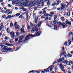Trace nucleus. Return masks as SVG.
<instances>
[{
  "instance_id": "f257e3e1",
  "label": "nucleus",
  "mask_w": 73,
  "mask_h": 73,
  "mask_svg": "<svg viewBox=\"0 0 73 73\" xmlns=\"http://www.w3.org/2000/svg\"><path fill=\"white\" fill-rule=\"evenodd\" d=\"M40 32L38 31H36L35 33V35H33L32 34H29V35H27L25 38V40L24 41V44H25L26 42H27L28 40H29V38L30 37V36H32L33 37H34L35 36H40Z\"/></svg>"
},
{
  "instance_id": "f03ea898",
  "label": "nucleus",
  "mask_w": 73,
  "mask_h": 73,
  "mask_svg": "<svg viewBox=\"0 0 73 73\" xmlns=\"http://www.w3.org/2000/svg\"><path fill=\"white\" fill-rule=\"evenodd\" d=\"M1 47L2 49L1 50V52H6L8 51V50H9L10 51H11V50H13V49L11 48H8L7 46L4 45L1 46Z\"/></svg>"
},
{
  "instance_id": "7ed1b4c3",
  "label": "nucleus",
  "mask_w": 73,
  "mask_h": 73,
  "mask_svg": "<svg viewBox=\"0 0 73 73\" xmlns=\"http://www.w3.org/2000/svg\"><path fill=\"white\" fill-rule=\"evenodd\" d=\"M60 4V6H61V7H60L61 11L64 10L65 9V8H67L68 7V4L66 5L65 4H63L62 3H61Z\"/></svg>"
},
{
  "instance_id": "20e7f679",
  "label": "nucleus",
  "mask_w": 73,
  "mask_h": 73,
  "mask_svg": "<svg viewBox=\"0 0 73 73\" xmlns=\"http://www.w3.org/2000/svg\"><path fill=\"white\" fill-rule=\"evenodd\" d=\"M35 2L33 1H31L30 2H27V3H26V5L28 7H31V6H33L34 5Z\"/></svg>"
},
{
  "instance_id": "39448f33",
  "label": "nucleus",
  "mask_w": 73,
  "mask_h": 73,
  "mask_svg": "<svg viewBox=\"0 0 73 73\" xmlns=\"http://www.w3.org/2000/svg\"><path fill=\"white\" fill-rule=\"evenodd\" d=\"M58 24V25H61L62 26L63 28H64L65 27V25L64 23H62H62L61 22H58L57 23Z\"/></svg>"
},
{
  "instance_id": "423d86ee",
  "label": "nucleus",
  "mask_w": 73,
  "mask_h": 73,
  "mask_svg": "<svg viewBox=\"0 0 73 73\" xmlns=\"http://www.w3.org/2000/svg\"><path fill=\"white\" fill-rule=\"evenodd\" d=\"M35 31H38V27H34L33 29L31 31V33H34Z\"/></svg>"
},
{
  "instance_id": "0eeeda50",
  "label": "nucleus",
  "mask_w": 73,
  "mask_h": 73,
  "mask_svg": "<svg viewBox=\"0 0 73 73\" xmlns=\"http://www.w3.org/2000/svg\"><path fill=\"white\" fill-rule=\"evenodd\" d=\"M15 26V29H20V27L19 25L17 24V22H15L14 25Z\"/></svg>"
},
{
  "instance_id": "6e6552de",
  "label": "nucleus",
  "mask_w": 73,
  "mask_h": 73,
  "mask_svg": "<svg viewBox=\"0 0 73 73\" xmlns=\"http://www.w3.org/2000/svg\"><path fill=\"white\" fill-rule=\"evenodd\" d=\"M25 37V36L24 35H22L19 37V40L18 41V42H20V41L22 40L23 39V38Z\"/></svg>"
},
{
  "instance_id": "1a4fd4ad",
  "label": "nucleus",
  "mask_w": 73,
  "mask_h": 73,
  "mask_svg": "<svg viewBox=\"0 0 73 73\" xmlns=\"http://www.w3.org/2000/svg\"><path fill=\"white\" fill-rule=\"evenodd\" d=\"M59 66H60V68L61 69H62V70L64 72H65V70L64 68V66H63V65H62V64L61 63H60V64Z\"/></svg>"
},
{
  "instance_id": "9d476101",
  "label": "nucleus",
  "mask_w": 73,
  "mask_h": 73,
  "mask_svg": "<svg viewBox=\"0 0 73 73\" xmlns=\"http://www.w3.org/2000/svg\"><path fill=\"white\" fill-rule=\"evenodd\" d=\"M68 24V25H71V24H72V22H68V21L67 20L65 21V24L66 25H67V24Z\"/></svg>"
},
{
  "instance_id": "9b49d317",
  "label": "nucleus",
  "mask_w": 73,
  "mask_h": 73,
  "mask_svg": "<svg viewBox=\"0 0 73 73\" xmlns=\"http://www.w3.org/2000/svg\"><path fill=\"white\" fill-rule=\"evenodd\" d=\"M44 2V0H38L37 1V3L38 4H40V3H43Z\"/></svg>"
},
{
  "instance_id": "f8f14e48",
  "label": "nucleus",
  "mask_w": 73,
  "mask_h": 73,
  "mask_svg": "<svg viewBox=\"0 0 73 73\" xmlns=\"http://www.w3.org/2000/svg\"><path fill=\"white\" fill-rule=\"evenodd\" d=\"M51 67H52V66H49V67L46 70H44V71H45L46 73H47V72H49V69H50V68H51Z\"/></svg>"
},
{
  "instance_id": "ddd939ff",
  "label": "nucleus",
  "mask_w": 73,
  "mask_h": 73,
  "mask_svg": "<svg viewBox=\"0 0 73 73\" xmlns=\"http://www.w3.org/2000/svg\"><path fill=\"white\" fill-rule=\"evenodd\" d=\"M21 30V33H25V31L24 30V29H20Z\"/></svg>"
},
{
  "instance_id": "4468645a",
  "label": "nucleus",
  "mask_w": 73,
  "mask_h": 73,
  "mask_svg": "<svg viewBox=\"0 0 73 73\" xmlns=\"http://www.w3.org/2000/svg\"><path fill=\"white\" fill-rule=\"evenodd\" d=\"M0 25H1L0 27V31H1V30H2V29H3V23H1Z\"/></svg>"
},
{
  "instance_id": "2eb2a0df",
  "label": "nucleus",
  "mask_w": 73,
  "mask_h": 73,
  "mask_svg": "<svg viewBox=\"0 0 73 73\" xmlns=\"http://www.w3.org/2000/svg\"><path fill=\"white\" fill-rule=\"evenodd\" d=\"M42 23V22H40L38 23V24L36 25V28H37V27H40L41 26V25Z\"/></svg>"
},
{
  "instance_id": "dca6fc26",
  "label": "nucleus",
  "mask_w": 73,
  "mask_h": 73,
  "mask_svg": "<svg viewBox=\"0 0 73 73\" xmlns=\"http://www.w3.org/2000/svg\"><path fill=\"white\" fill-rule=\"evenodd\" d=\"M54 14V13L53 12H50V14L49 15V16H50V17H52V16H53Z\"/></svg>"
},
{
  "instance_id": "f3484780",
  "label": "nucleus",
  "mask_w": 73,
  "mask_h": 73,
  "mask_svg": "<svg viewBox=\"0 0 73 73\" xmlns=\"http://www.w3.org/2000/svg\"><path fill=\"white\" fill-rule=\"evenodd\" d=\"M11 15H9L6 18V20H8V19H11Z\"/></svg>"
},
{
  "instance_id": "a211bd4d",
  "label": "nucleus",
  "mask_w": 73,
  "mask_h": 73,
  "mask_svg": "<svg viewBox=\"0 0 73 73\" xmlns=\"http://www.w3.org/2000/svg\"><path fill=\"white\" fill-rule=\"evenodd\" d=\"M37 20H38V17H35L34 23H37Z\"/></svg>"
},
{
  "instance_id": "6ab92c4d",
  "label": "nucleus",
  "mask_w": 73,
  "mask_h": 73,
  "mask_svg": "<svg viewBox=\"0 0 73 73\" xmlns=\"http://www.w3.org/2000/svg\"><path fill=\"white\" fill-rule=\"evenodd\" d=\"M63 55H64V57H66V56H67L66 53V52H65V51H64Z\"/></svg>"
},
{
  "instance_id": "aec40b11",
  "label": "nucleus",
  "mask_w": 73,
  "mask_h": 73,
  "mask_svg": "<svg viewBox=\"0 0 73 73\" xmlns=\"http://www.w3.org/2000/svg\"><path fill=\"white\" fill-rule=\"evenodd\" d=\"M10 35H15V33L13 31H12L10 33Z\"/></svg>"
},
{
  "instance_id": "412c9836",
  "label": "nucleus",
  "mask_w": 73,
  "mask_h": 73,
  "mask_svg": "<svg viewBox=\"0 0 73 73\" xmlns=\"http://www.w3.org/2000/svg\"><path fill=\"white\" fill-rule=\"evenodd\" d=\"M67 15L68 16V17H70V13L69 12H68L67 13Z\"/></svg>"
},
{
  "instance_id": "4be33fe9",
  "label": "nucleus",
  "mask_w": 73,
  "mask_h": 73,
  "mask_svg": "<svg viewBox=\"0 0 73 73\" xmlns=\"http://www.w3.org/2000/svg\"><path fill=\"white\" fill-rule=\"evenodd\" d=\"M61 1H60V0H59V1H57V2L56 3V5H59V3H61Z\"/></svg>"
},
{
  "instance_id": "5701e85b",
  "label": "nucleus",
  "mask_w": 73,
  "mask_h": 73,
  "mask_svg": "<svg viewBox=\"0 0 73 73\" xmlns=\"http://www.w3.org/2000/svg\"><path fill=\"white\" fill-rule=\"evenodd\" d=\"M9 37H8V36H5L4 38V39L6 40H8V39H9Z\"/></svg>"
},
{
  "instance_id": "b1692460",
  "label": "nucleus",
  "mask_w": 73,
  "mask_h": 73,
  "mask_svg": "<svg viewBox=\"0 0 73 73\" xmlns=\"http://www.w3.org/2000/svg\"><path fill=\"white\" fill-rule=\"evenodd\" d=\"M61 20H62L63 21H64V20H65V18H64V17H62L61 18Z\"/></svg>"
},
{
  "instance_id": "393cba45",
  "label": "nucleus",
  "mask_w": 73,
  "mask_h": 73,
  "mask_svg": "<svg viewBox=\"0 0 73 73\" xmlns=\"http://www.w3.org/2000/svg\"><path fill=\"white\" fill-rule=\"evenodd\" d=\"M27 28L29 31H30L31 30V27L30 26L28 25L27 27Z\"/></svg>"
},
{
  "instance_id": "a878e982",
  "label": "nucleus",
  "mask_w": 73,
  "mask_h": 73,
  "mask_svg": "<svg viewBox=\"0 0 73 73\" xmlns=\"http://www.w3.org/2000/svg\"><path fill=\"white\" fill-rule=\"evenodd\" d=\"M9 42L11 44H12V43H13L14 42L13 40H10Z\"/></svg>"
},
{
  "instance_id": "bb28decb",
  "label": "nucleus",
  "mask_w": 73,
  "mask_h": 73,
  "mask_svg": "<svg viewBox=\"0 0 73 73\" xmlns=\"http://www.w3.org/2000/svg\"><path fill=\"white\" fill-rule=\"evenodd\" d=\"M33 16L34 18H35V19L36 18V14L35 13H34L33 14Z\"/></svg>"
},
{
  "instance_id": "cd10ccee",
  "label": "nucleus",
  "mask_w": 73,
  "mask_h": 73,
  "mask_svg": "<svg viewBox=\"0 0 73 73\" xmlns=\"http://www.w3.org/2000/svg\"><path fill=\"white\" fill-rule=\"evenodd\" d=\"M7 31L8 33H9V32H10V30H9V29L7 28Z\"/></svg>"
},
{
  "instance_id": "c85d7f7f",
  "label": "nucleus",
  "mask_w": 73,
  "mask_h": 73,
  "mask_svg": "<svg viewBox=\"0 0 73 73\" xmlns=\"http://www.w3.org/2000/svg\"><path fill=\"white\" fill-rule=\"evenodd\" d=\"M57 16L56 15H55L54 16V20H56V19H57Z\"/></svg>"
},
{
  "instance_id": "c756f323",
  "label": "nucleus",
  "mask_w": 73,
  "mask_h": 73,
  "mask_svg": "<svg viewBox=\"0 0 73 73\" xmlns=\"http://www.w3.org/2000/svg\"><path fill=\"white\" fill-rule=\"evenodd\" d=\"M66 64V65H70V62H69L68 61Z\"/></svg>"
},
{
  "instance_id": "7c9ffc66",
  "label": "nucleus",
  "mask_w": 73,
  "mask_h": 73,
  "mask_svg": "<svg viewBox=\"0 0 73 73\" xmlns=\"http://www.w3.org/2000/svg\"><path fill=\"white\" fill-rule=\"evenodd\" d=\"M67 56L68 57H70L72 56V55L71 54H68Z\"/></svg>"
},
{
  "instance_id": "2f4dec72",
  "label": "nucleus",
  "mask_w": 73,
  "mask_h": 73,
  "mask_svg": "<svg viewBox=\"0 0 73 73\" xmlns=\"http://www.w3.org/2000/svg\"><path fill=\"white\" fill-rule=\"evenodd\" d=\"M16 34L17 36H19L20 35V33H19L17 32L16 33Z\"/></svg>"
},
{
  "instance_id": "473e14b6",
  "label": "nucleus",
  "mask_w": 73,
  "mask_h": 73,
  "mask_svg": "<svg viewBox=\"0 0 73 73\" xmlns=\"http://www.w3.org/2000/svg\"><path fill=\"white\" fill-rule=\"evenodd\" d=\"M9 9H8L7 10H6L5 11V13H9Z\"/></svg>"
},
{
  "instance_id": "72a5a7b5",
  "label": "nucleus",
  "mask_w": 73,
  "mask_h": 73,
  "mask_svg": "<svg viewBox=\"0 0 73 73\" xmlns=\"http://www.w3.org/2000/svg\"><path fill=\"white\" fill-rule=\"evenodd\" d=\"M16 16H20V13H18L17 14H16L15 15Z\"/></svg>"
},
{
  "instance_id": "f704fd0d",
  "label": "nucleus",
  "mask_w": 73,
  "mask_h": 73,
  "mask_svg": "<svg viewBox=\"0 0 73 73\" xmlns=\"http://www.w3.org/2000/svg\"><path fill=\"white\" fill-rule=\"evenodd\" d=\"M30 24L31 27H33V24H32L31 22H30Z\"/></svg>"
},
{
  "instance_id": "c9c22d12",
  "label": "nucleus",
  "mask_w": 73,
  "mask_h": 73,
  "mask_svg": "<svg viewBox=\"0 0 73 73\" xmlns=\"http://www.w3.org/2000/svg\"><path fill=\"white\" fill-rule=\"evenodd\" d=\"M68 42H65L64 43V45L65 46H66L67 45V44Z\"/></svg>"
},
{
  "instance_id": "e433bc0d",
  "label": "nucleus",
  "mask_w": 73,
  "mask_h": 73,
  "mask_svg": "<svg viewBox=\"0 0 73 73\" xmlns=\"http://www.w3.org/2000/svg\"><path fill=\"white\" fill-rule=\"evenodd\" d=\"M56 5V3H54L53 4H52L51 6H52V7H54V6Z\"/></svg>"
},
{
  "instance_id": "4c0bfd02",
  "label": "nucleus",
  "mask_w": 73,
  "mask_h": 73,
  "mask_svg": "<svg viewBox=\"0 0 73 73\" xmlns=\"http://www.w3.org/2000/svg\"><path fill=\"white\" fill-rule=\"evenodd\" d=\"M68 43L69 45H70V44H71V41H70V40H68Z\"/></svg>"
},
{
  "instance_id": "58836bf2",
  "label": "nucleus",
  "mask_w": 73,
  "mask_h": 73,
  "mask_svg": "<svg viewBox=\"0 0 73 73\" xmlns=\"http://www.w3.org/2000/svg\"><path fill=\"white\" fill-rule=\"evenodd\" d=\"M22 1H24L25 2H26L29 1V0H21Z\"/></svg>"
},
{
  "instance_id": "ea45409f",
  "label": "nucleus",
  "mask_w": 73,
  "mask_h": 73,
  "mask_svg": "<svg viewBox=\"0 0 73 73\" xmlns=\"http://www.w3.org/2000/svg\"><path fill=\"white\" fill-rule=\"evenodd\" d=\"M54 29L55 30H57V26H54Z\"/></svg>"
},
{
  "instance_id": "a19ab883",
  "label": "nucleus",
  "mask_w": 73,
  "mask_h": 73,
  "mask_svg": "<svg viewBox=\"0 0 73 73\" xmlns=\"http://www.w3.org/2000/svg\"><path fill=\"white\" fill-rule=\"evenodd\" d=\"M10 26L11 27H13V23H10Z\"/></svg>"
},
{
  "instance_id": "79ce46f5",
  "label": "nucleus",
  "mask_w": 73,
  "mask_h": 73,
  "mask_svg": "<svg viewBox=\"0 0 73 73\" xmlns=\"http://www.w3.org/2000/svg\"><path fill=\"white\" fill-rule=\"evenodd\" d=\"M62 59L61 58H60L58 60V62H61L62 61Z\"/></svg>"
},
{
  "instance_id": "37998d69",
  "label": "nucleus",
  "mask_w": 73,
  "mask_h": 73,
  "mask_svg": "<svg viewBox=\"0 0 73 73\" xmlns=\"http://www.w3.org/2000/svg\"><path fill=\"white\" fill-rule=\"evenodd\" d=\"M47 5H50V2L49 1H48L47 2Z\"/></svg>"
},
{
  "instance_id": "c03bdc74",
  "label": "nucleus",
  "mask_w": 73,
  "mask_h": 73,
  "mask_svg": "<svg viewBox=\"0 0 73 73\" xmlns=\"http://www.w3.org/2000/svg\"><path fill=\"white\" fill-rule=\"evenodd\" d=\"M18 40H19V39L18 38H15V42H17V41H18Z\"/></svg>"
},
{
  "instance_id": "a18cd8bd",
  "label": "nucleus",
  "mask_w": 73,
  "mask_h": 73,
  "mask_svg": "<svg viewBox=\"0 0 73 73\" xmlns=\"http://www.w3.org/2000/svg\"><path fill=\"white\" fill-rule=\"evenodd\" d=\"M20 1H21L20 0H18L17 1V3H20Z\"/></svg>"
},
{
  "instance_id": "49530a36",
  "label": "nucleus",
  "mask_w": 73,
  "mask_h": 73,
  "mask_svg": "<svg viewBox=\"0 0 73 73\" xmlns=\"http://www.w3.org/2000/svg\"><path fill=\"white\" fill-rule=\"evenodd\" d=\"M11 37L12 39H13L14 38V35H11Z\"/></svg>"
},
{
  "instance_id": "de8ad7c7",
  "label": "nucleus",
  "mask_w": 73,
  "mask_h": 73,
  "mask_svg": "<svg viewBox=\"0 0 73 73\" xmlns=\"http://www.w3.org/2000/svg\"><path fill=\"white\" fill-rule=\"evenodd\" d=\"M28 15H27V16L26 18V20L28 21Z\"/></svg>"
},
{
  "instance_id": "09e8293b",
  "label": "nucleus",
  "mask_w": 73,
  "mask_h": 73,
  "mask_svg": "<svg viewBox=\"0 0 73 73\" xmlns=\"http://www.w3.org/2000/svg\"><path fill=\"white\" fill-rule=\"evenodd\" d=\"M6 44L7 46H12V45L8 44Z\"/></svg>"
},
{
  "instance_id": "8fccbe9b",
  "label": "nucleus",
  "mask_w": 73,
  "mask_h": 73,
  "mask_svg": "<svg viewBox=\"0 0 73 73\" xmlns=\"http://www.w3.org/2000/svg\"><path fill=\"white\" fill-rule=\"evenodd\" d=\"M2 17H3V18H4V19H6V18H7V17H6V16L5 15H3L2 16Z\"/></svg>"
},
{
  "instance_id": "3c124183",
  "label": "nucleus",
  "mask_w": 73,
  "mask_h": 73,
  "mask_svg": "<svg viewBox=\"0 0 73 73\" xmlns=\"http://www.w3.org/2000/svg\"><path fill=\"white\" fill-rule=\"evenodd\" d=\"M68 62V60H65L64 61V63L66 64L67 62Z\"/></svg>"
},
{
  "instance_id": "603ef678",
  "label": "nucleus",
  "mask_w": 73,
  "mask_h": 73,
  "mask_svg": "<svg viewBox=\"0 0 73 73\" xmlns=\"http://www.w3.org/2000/svg\"><path fill=\"white\" fill-rule=\"evenodd\" d=\"M19 18L20 19H22V18H23V16L22 15H20L19 16Z\"/></svg>"
},
{
  "instance_id": "864d4df0",
  "label": "nucleus",
  "mask_w": 73,
  "mask_h": 73,
  "mask_svg": "<svg viewBox=\"0 0 73 73\" xmlns=\"http://www.w3.org/2000/svg\"><path fill=\"white\" fill-rule=\"evenodd\" d=\"M12 13V11H11L9 13V14L10 15H11Z\"/></svg>"
},
{
  "instance_id": "5fc2aeb1",
  "label": "nucleus",
  "mask_w": 73,
  "mask_h": 73,
  "mask_svg": "<svg viewBox=\"0 0 73 73\" xmlns=\"http://www.w3.org/2000/svg\"><path fill=\"white\" fill-rule=\"evenodd\" d=\"M8 7H11V5L9 4H8L7 5Z\"/></svg>"
},
{
  "instance_id": "6e6d98bb",
  "label": "nucleus",
  "mask_w": 73,
  "mask_h": 73,
  "mask_svg": "<svg viewBox=\"0 0 73 73\" xmlns=\"http://www.w3.org/2000/svg\"><path fill=\"white\" fill-rule=\"evenodd\" d=\"M47 9V7H45L44 9H42V11H44V10H46Z\"/></svg>"
},
{
  "instance_id": "4d7b16f0",
  "label": "nucleus",
  "mask_w": 73,
  "mask_h": 73,
  "mask_svg": "<svg viewBox=\"0 0 73 73\" xmlns=\"http://www.w3.org/2000/svg\"><path fill=\"white\" fill-rule=\"evenodd\" d=\"M43 13V14H45L46 13V11H43L42 12Z\"/></svg>"
},
{
  "instance_id": "13d9d810",
  "label": "nucleus",
  "mask_w": 73,
  "mask_h": 73,
  "mask_svg": "<svg viewBox=\"0 0 73 73\" xmlns=\"http://www.w3.org/2000/svg\"><path fill=\"white\" fill-rule=\"evenodd\" d=\"M23 11H27V9H26L24 8L23 9Z\"/></svg>"
},
{
  "instance_id": "bf43d9fd",
  "label": "nucleus",
  "mask_w": 73,
  "mask_h": 73,
  "mask_svg": "<svg viewBox=\"0 0 73 73\" xmlns=\"http://www.w3.org/2000/svg\"><path fill=\"white\" fill-rule=\"evenodd\" d=\"M44 15L45 16H48V15L46 13L44 14Z\"/></svg>"
},
{
  "instance_id": "052dcab7",
  "label": "nucleus",
  "mask_w": 73,
  "mask_h": 73,
  "mask_svg": "<svg viewBox=\"0 0 73 73\" xmlns=\"http://www.w3.org/2000/svg\"><path fill=\"white\" fill-rule=\"evenodd\" d=\"M56 21L55 20H54L53 23V24H54L56 23Z\"/></svg>"
},
{
  "instance_id": "680f3d73",
  "label": "nucleus",
  "mask_w": 73,
  "mask_h": 73,
  "mask_svg": "<svg viewBox=\"0 0 73 73\" xmlns=\"http://www.w3.org/2000/svg\"><path fill=\"white\" fill-rule=\"evenodd\" d=\"M1 12H2L3 13H4L5 12V11L4 10H1Z\"/></svg>"
},
{
  "instance_id": "e2e57ef3",
  "label": "nucleus",
  "mask_w": 73,
  "mask_h": 73,
  "mask_svg": "<svg viewBox=\"0 0 73 73\" xmlns=\"http://www.w3.org/2000/svg\"><path fill=\"white\" fill-rule=\"evenodd\" d=\"M1 4L2 5V6H3V5H4V3L2 2Z\"/></svg>"
},
{
  "instance_id": "0e129e2a",
  "label": "nucleus",
  "mask_w": 73,
  "mask_h": 73,
  "mask_svg": "<svg viewBox=\"0 0 73 73\" xmlns=\"http://www.w3.org/2000/svg\"><path fill=\"white\" fill-rule=\"evenodd\" d=\"M57 10H58V11H60V10H61V8H57Z\"/></svg>"
},
{
  "instance_id": "69168bd1",
  "label": "nucleus",
  "mask_w": 73,
  "mask_h": 73,
  "mask_svg": "<svg viewBox=\"0 0 73 73\" xmlns=\"http://www.w3.org/2000/svg\"><path fill=\"white\" fill-rule=\"evenodd\" d=\"M62 60V61H64V58L62 57V58H61Z\"/></svg>"
},
{
  "instance_id": "338daca9",
  "label": "nucleus",
  "mask_w": 73,
  "mask_h": 73,
  "mask_svg": "<svg viewBox=\"0 0 73 73\" xmlns=\"http://www.w3.org/2000/svg\"><path fill=\"white\" fill-rule=\"evenodd\" d=\"M42 13V12L41 11H40L39 12V15H40V14H41Z\"/></svg>"
},
{
  "instance_id": "774afa93",
  "label": "nucleus",
  "mask_w": 73,
  "mask_h": 73,
  "mask_svg": "<svg viewBox=\"0 0 73 73\" xmlns=\"http://www.w3.org/2000/svg\"><path fill=\"white\" fill-rule=\"evenodd\" d=\"M70 62L71 64L73 65V62L72 61H70Z\"/></svg>"
}]
</instances>
